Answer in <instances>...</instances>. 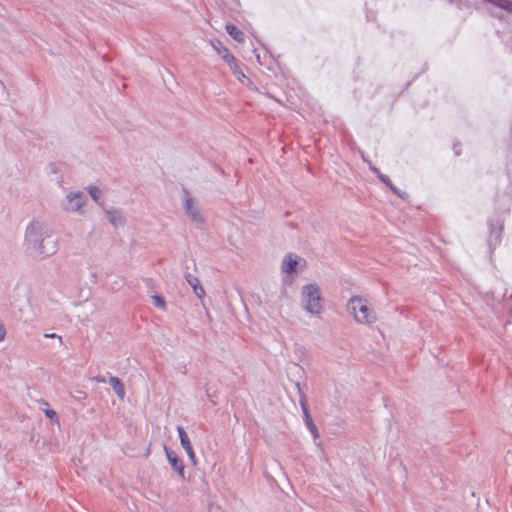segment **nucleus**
Returning a JSON list of instances; mask_svg holds the SVG:
<instances>
[{
	"label": "nucleus",
	"instance_id": "obj_1",
	"mask_svg": "<svg viewBox=\"0 0 512 512\" xmlns=\"http://www.w3.org/2000/svg\"><path fill=\"white\" fill-rule=\"evenodd\" d=\"M23 247L31 257L45 259L58 250V240L43 221L33 219L26 227Z\"/></svg>",
	"mask_w": 512,
	"mask_h": 512
},
{
	"label": "nucleus",
	"instance_id": "obj_2",
	"mask_svg": "<svg viewBox=\"0 0 512 512\" xmlns=\"http://www.w3.org/2000/svg\"><path fill=\"white\" fill-rule=\"evenodd\" d=\"M325 300L320 287L315 283L303 285L300 291V306L312 317H321L325 311Z\"/></svg>",
	"mask_w": 512,
	"mask_h": 512
},
{
	"label": "nucleus",
	"instance_id": "obj_3",
	"mask_svg": "<svg viewBox=\"0 0 512 512\" xmlns=\"http://www.w3.org/2000/svg\"><path fill=\"white\" fill-rule=\"evenodd\" d=\"M347 310L359 324H372L377 320L375 312L361 297H352L347 303Z\"/></svg>",
	"mask_w": 512,
	"mask_h": 512
},
{
	"label": "nucleus",
	"instance_id": "obj_4",
	"mask_svg": "<svg viewBox=\"0 0 512 512\" xmlns=\"http://www.w3.org/2000/svg\"><path fill=\"white\" fill-rule=\"evenodd\" d=\"M87 202L86 195L81 191H71L65 195L61 201L60 207L67 213H77L82 215L83 207Z\"/></svg>",
	"mask_w": 512,
	"mask_h": 512
},
{
	"label": "nucleus",
	"instance_id": "obj_5",
	"mask_svg": "<svg viewBox=\"0 0 512 512\" xmlns=\"http://www.w3.org/2000/svg\"><path fill=\"white\" fill-rule=\"evenodd\" d=\"M184 210L186 216L197 226L204 223V216L201 212L199 203L192 197H186L184 202Z\"/></svg>",
	"mask_w": 512,
	"mask_h": 512
},
{
	"label": "nucleus",
	"instance_id": "obj_6",
	"mask_svg": "<svg viewBox=\"0 0 512 512\" xmlns=\"http://www.w3.org/2000/svg\"><path fill=\"white\" fill-rule=\"evenodd\" d=\"M177 432L179 435L181 446L187 453L192 464L195 465L197 462L196 456H195L194 450L192 448V445H191V442H190V439H189L187 433L185 432V430L182 426H177Z\"/></svg>",
	"mask_w": 512,
	"mask_h": 512
},
{
	"label": "nucleus",
	"instance_id": "obj_7",
	"mask_svg": "<svg viewBox=\"0 0 512 512\" xmlns=\"http://www.w3.org/2000/svg\"><path fill=\"white\" fill-rule=\"evenodd\" d=\"M298 257L293 254H287L284 256L281 263V270L284 273L291 274L297 272Z\"/></svg>",
	"mask_w": 512,
	"mask_h": 512
},
{
	"label": "nucleus",
	"instance_id": "obj_8",
	"mask_svg": "<svg viewBox=\"0 0 512 512\" xmlns=\"http://www.w3.org/2000/svg\"><path fill=\"white\" fill-rule=\"evenodd\" d=\"M210 44L215 52L221 56V58L227 62H233V58H235L229 50L223 45V43L218 39H211Z\"/></svg>",
	"mask_w": 512,
	"mask_h": 512
},
{
	"label": "nucleus",
	"instance_id": "obj_9",
	"mask_svg": "<svg viewBox=\"0 0 512 512\" xmlns=\"http://www.w3.org/2000/svg\"><path fill=\"white\" fill-rule=\"evenodd\" d=\"M165 452H166L167 460H168L169 464L171 465V467L175 471H177L181 477H184V465H183L182 461L177 457V455L174 452L169 451L167 448H165Z\"/></svg>",
	"mask_w": 512,
	"mask_h": 512
},
{
	"label": "nucleus",
	"instance_id": "obj_10",
	"mask_svg": "<svg viewBox=\"0 0 512 512\" xmlns=\"http://www.w3.org/2000/svg\"><path fill=\"white\" fill-rule=\"evenodd\" d=\"M185 278H186V281L188 282V284L192 287L195 295L199 299H202L205 296V291H204L203 287L201 286L199 279L192 274H187L185 276Z\"/></svg>",
	"mask_w": 512,
	"mask_h": 512
},
{
	"label": "nucleus",
	"instance_id": "obj_11",
	"mask_svg": "<svg viewBox=\"0 0 512 512\" xmlns=\"http://www.w3.org/2000/svg\"><path fill=\"white\" fill-rule=\"evenodd\" d=\"M106 215L108 217L109 222L114 227L123 226L125 223L124 217L122 216L121 212L117 209H107L105 210Z\"/></svg>",
	"mask_w": 512,
	"mask_h": 512
},
{
	"label": "nucleus",
	"instance_id": "obj_12",
	"mask_svg": "<svg viewBox=\"0 0 512 512\" xmlns=\"http://www.w3.org/2000/svg\"><path fill=\"white\" fill-rule=\"evenodd\" d=\"M109 383L112 386V388H113L114 392L116 393V395L120 399H124V397H125V389H124V385L122 384L120 379L115 377V376H110Z\"/></svg>",
	"mask_w": 512,
	"mask_h": 512
},
{
	"label": "nucleus",
	"instance_id": "obj_13",
	"mask_svg": "<svg viewBox=\"0 0 512 512\" xmlns=\"http://www.w3.org/2000/svg\"><path fill=\"white\" fill-rule=\"evenodd\" d=\"M226 31L236 41H238V42H243L244 41V34H243V32L241 30H239L235 25L227 24L226 25Z\"/></svg>",
	"mask_w": 512,
	"mask_h": 512
},
{
	"label": "nucleus",
	"instance_id": "obj_14",
	"mask_svg": "<svg viewBox=\"0 0 512 512\" xmlns=\"http://www.w3.org/2000/svg\"><path fill=\"white\" fill-rule=\"evenodd\" d=\"M88 192L91 198L99 205H103L102 191L96 186L88 187Z\"/></svg>",
	"mask_w": 512,
	"mask_h": 512
},
{
	"label": "nucleus",
	"instance_id": "obj_15",
	"mask_svg": "<svg viewBox=\"0 0 512 512\" xmlns=\"http://www.w3.org/2000/svg\"><path fill=\"white\" fill-rule=\"evenodd\" d=\"M227 64L238 80L242 81L245 78V75L241 71V69L237 63V60L235 58H233V62H227Z\"/></svg>",
	"mask_w": 512,
	"mask_h": 512
},
{
	"label": "nucleus",
	"instance_id": "obj_16",
	"mask_svg": "<svg viewBox=\"0 0 512 512\" xmlns=\"http://www.w3.org/2000/svg\"><path fill=\"white\" fill-rule=\"evenodd\" d=\"M304 418H305L306 425H307L308 429L310 430V432L313 434L314 437H317L318 430H317L316 426L314 425L310 414L306 413L304 415Z\"/></svg>",
	"mask_w": 512,
	"mask_h": 512
},
{
	"label": "nucleus",
	"instance_id": "obj_17",
	"mask_svg": "<svg viewBox=\"0 0 512 512\" xmlns=\"http://www.w3.org/2000/svg\"><path fill=\"white\" fill-rule=\"evenodd\" d=\"M502 230V226L499 224L495 231H490V244L498 243L500 240V231Z\"/></svg>",
	"mask_w": 512,
	"mask_h": 512
},
{
	"label": "nucleus",
	"instance_id": "obj_18",
	"mask_svg": "<svg viewBox=\"0 0 512 512\" xmlns=\"http://www.w3.org/2000/svg\"><path fill=\"white\" fill-rule=\"evenodd\" d=\"M152 301H153V304L156 307H158L160 309H164L165 308V301H164V299L161 296H158V295L152 296Z\"/></svg>",
	"mask_w": 512,
	"mask_h": 512
},
{
	"label": "nucleus",
	"instance_id": "obj_19",
	"mask_svg": "<svg viewBox=\"0 0 512 512\" xmlns=\"http://www.w3.org/2000/svg\"><path fill=\"white\" fill-rule=\"evenodd\" d=\"M370 168H371V170H372L374 173H376V174L378 175V177L380 178V180H381L383 183H385V184H386L387 182H389V178H388L387 176H385V175L381 174V173L379 172V170H378V169H376L375 167H370Z\"/></svg>",
	"mask_w": 512,
	"mask_h": 512
},
{
	"label": "nucleus",
	"instance_id": "obj_20",
	"mask_svg": "<svg viewBox=\"0 0 512 512\" xmlns=\"http://www.w3.org/2000/svg\"><path fill=\"white\" fill-rule=\"evenodd\" d=\"M45 415L50 419L58 420L56 412L52 409L45 410Z\"/></svg>",
	"mask_w": 512,
	"mask_h": 512
},
{
	"label": "nucleus",
	"instance_id": "obj_21",
	"mask_svg": "<svg viewBox=\"0 0 512 512\" xmlns=\"http://www.w3.org/2000/svg\"><path fill=\"white\" fill-rule=\"evenodd\" d=\"M44 337H46V338H56L58 340V342H59V345L62 344V337L58 336V335H56L54 333H46V334H44Z\"/></svg>",
	"mask_w": 512,
	"mask_h": 512
},
{
	"label": "nucleus",
	"instance_id": "obj_22",
	"mask_svg": "<svg viewBox=\"0 0 512 512\" xmlns=\"http://www.w3.org/2000/svg\"><path fill=\"white\" fill-rule=\"evenodd\" d=\"M300 405H301V408L303 410V414L305 415L306 413H309V410H308V406H307V403H306V400L304 398L301 399L300 401Z\"/></svg>",
	"mask_w": 512,
	"mask_h": 512
},
{
	"label": "nucleus",
	"instance_id": "obj_23",
	"mask_svg": "<svg viewBox=\"0 0 512 512\" xmlns=\"http://www.w3.org/2000/svg\"><path fill=\"white\" fill-rule=\"evenodd\" d=\"M92 380L96 381V382H99V383H104L105 382V378L102 377V376H95L92 378Z\"/></svg>",
	"mask_w": 512,
	"mask_h": 512
},
{
	"label": "nucleus",
	"instance_id": "obj_24",
	"mask_svg": "<svg viewBox=\"0 0 512 512\" xmlns=\"http://www.w3.org/2000/svg\"><path fill=\"white\" fill-rule=\"evenodd\" d=\"M4 336H5V331H4L3 327L0 325V341H2L4 339Z\"/></svg>",
	"mask_w": 512,
	"mask_h": 512
},
{
	"label": "nucleus",
	"instance_id": "obj_25",
	"mask_svg": "<svg viewBox=\"0 0 512 512\" xmlns=\"http://www.w3.org/2000/svg\"><path fill=\"white\" fill-rule=\"evenodd\" d=\"M398 196H400L401 198H405L406 197V193L405 192H402L400 191L399 189L397 190V192H395Z\"/></svg>",
	"mask_w": 512,
	"mask_h": 512
},
{
	"label": "nucleus",
	"instance_id": "obj_26",
	"mask_svg": "<svg viewBox=\"0 0 512 512\" xmlns=\"http://www.w3.org/2000/svg\"><path fill=\"white\" fill-rule=\"evenodd\" d=\"M506 461L508 463H512V453H508L507 456H506Z\"/></svg>",
	"mask_w": 512,
	"mask_h": 512
},
{
	"label": "nucleus",
	"instance_id": "obj_27",
	"mask_svg": "<svg viewBox=\"0 0 512 512\" xmlns=\"http://www.w3.org/2000/svg\"><path fill=\"white\" fill-rule=\"evenodd\" d=\"M390 189L395 193L397 192V188L394 185H390Z\"/></svg>",
	"mask_w": 512,
	"mask_h": 512
},
{
	"label": "nucleus",
	"instance_id": "obj_28",
	"mask_svg": "<svg viewBox=\"0 0 512 512\" xmlns=\"http://www.w3.org/2000/svg\"><path fill=\"white\" fill-rule=\"evenodd\" d=\"M386 185L390 188V185H393V184H392V183H391V181L389 180V182H387V183H386Z\"/></svg>",
	"mask_w": 512,
	"mask_h": 512
}]
</instances>
